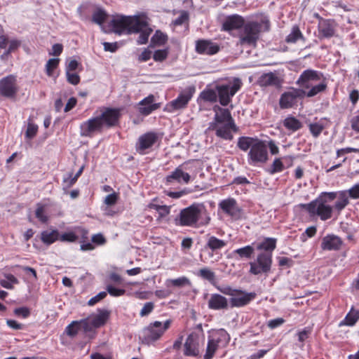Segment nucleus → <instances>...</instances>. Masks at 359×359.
<instances>
[{
    "mask_svg": "<svg viewBox=\"0 0 359 359\" xmlns=\"http://www.w3.org/2000/svg\"><path fill=\"white\" fill-rule=\"evenodd\" d=\"M198 276L202 278L212 282L215 278V274L213 271L208 268H203L199 270Z\"/></svg>",
    "mask_w": 359,
    "mask_h": 359,
    "instance_id": "nucleus-49",
    "label": "nucleus"
},
{
    "mask_svg": "<svg viewBox=\"0 0 359 359\" xmlns=\"http://www.w3.org/2000/svg\"><path fill=\"white\" fill-rule=\"evenodd\" d=\"M191 282L189 278L185 276L180 277L175 279H168L165 282V285L168 287L174 286L177 287H182L185 285H189Z\"/></svg>",
    "mask_w": 359,
    "mask_h": 359,
    "instance_id": "nucleus-41",
    "label": "nucleus"
},
{
    "mask_svg": "<svg viewBox=\"0 0 359 359\" xmlns=\"http://www.w3.org/2000/svg\"><path fill=\"white\" fill-rule=\"evenodd\" d=\"M107 292L102 291L99 292L97 295L94 296L93 297L90 298L88 302V304L89 306H93L97 302L102 300L104 298L107 297Z\"/></svg>",
    "mask_w": 359,
    "mask_h": 359,
    "instance_id": "nucleus-61",
    "label": "nucleus"
},
{
    "mask_svg": "<svg viewBox=\"0 0 359 359\" xmlns=\"http://www.w3.org/2000/svg\"><path fill=\"white\" fill-rule=\"evenodd\" d=\"M167 34L158 29L151 38L149 47L154 48L155 46H163L167 43Z\"/></svg>",
    "mask_w": 359,
    "mask_h": 359,
    "instance_id": "nucleus-35",
    "label": "nucleus"
},
{
    "mask_svg": "<svg viewBox=\"0 0 359 359\" xmlns=\"http://www.w3.org/2000/svg\"><path fill=\"white\" fill-rule=\"evenodd\" d=\"M79 322V326H80L81 330H83L84 332H90L93 328H95L93 326L92 320L89 322L87 319H83Z\"/></svg>",
    "mask_w": 359,
    "mask_h": 359,
    "instance_id": "nucleus-59",
    "label": "nucleus"
},
{
    "mask_svg": "<svg viewBox=\"0 0 359 359\" xmlns=\"http://www.w3.org/2000/svg\"><path fill=\"white\" fill-rule=\"evenodd\" d=\"M359 320V310H355L353 307L346 314L344 319L341 321L339 325L353 326Z\"/></svg>",
    "mask_w": 359,
    "mask_h": 359,
    "instance_id": "nucleus-36",
    "label": "nucleus"
},
{
    "mask_svg": "<svg viewBox=\"0 0 359 359\" xmlns=\"http://www.w3.org/2000/svg\"><path fill=\"white\" fill-rule=\"evenodd\" d=\"M231 130L236 132L238 127L234 122L226 123L218 127L216 130L215 135L223 140H231L233 138Z\"/></svg>",
    "mask_w": 359,
    "mask_h": 359,
    "instance_id": "nucleus-24",
    "label": "nucleus"
},
{
    "mask_svg": "<svg viewBox=\"0 0 359 359\" xmlns=\"http://www.w3.org/2000/svg\"><path fill=\"white\" fill-rule=\"evenodd\" d=\"M79 324V321H73L69 325H68L65 329L67 334L71 337H75L81 330Z\"/></svg>",
    "mask_w": 359,
    "mask_h": 359,
    "instance_id": "nucleus-46",
    "label": "nucleus"
},
{
    "mask_svg": "<svg viewBox=\"0 0 359 359\" xmlns=\"http://www.w3.org/2000/svg\"><path fill=\"white\" fill-rule=\"evenodd\" d=\"M213 109L215 111H219V113L216 112L214 117V120L219 123V124L224 123L225 122H234V120L233 119L231 113L228 109L221 108L218 106H215Z\"/></svg>",
    "mask_w": 359,
    "mask_h": 359,
    "instance_id": "nucleus-31",
    "label": "nucleus"
},
{
    "mask_svg": "<svg viewBox=\"0 0 359 359\" xmlns=\"http://www.w3.org/2000/svg\"><path fill=\"white\" fill-rule=\"evenodd\" d=\"M276 248V239L274 238H266L257 245V250H264V252H270L271 255Z\"/></svg>",
    "mask_w": 359,
    "mask_h": 359,
    "instance_id": "nucleus-34",
    "label": "nucleus"
},
{
    "mask_svg": "<svg viewBox=\"0 0 359 359\" xmlns=\"http://www.w3.org/2000/svg\"><path fill=\"white\" fill-rule=\"evenodd\" d=\"M258 84L262 87L278 86L280 84V81L275 73L268 72L260 76Z\"/></svg>",
    "mask_w": 359,
    "mask_h": 359,
    "instance_id": "nucleus-27",
    "label": "nucleus"
},
{
    "mask_svg": "<svg viewBox=\"0 0 359 359\" xmlns=\"http://www.w3.org/2000/svg\"><path fill=\"white\" fill-rule=\"evenodd\" d=\"M154 309V304L151 302H149L144 304V306L140 312V316H146L152 312Z\"/></svg>",
    "mask_w": 359,
    "mask_h": 359,
    "instance_id": "nucleus-58",
    "label": "nucleus"
},
{
    "mask_svg": "<svg viewBox=\"0 0 359 359\" xmlns=\"http://www.w3.org/2000/svg\"><path fill=\"white\" fill-rule=\"evenodd\" d=\"M256 296L255 292H247L238 289L236 292V294H234V296L229 299L230 306L231 308L243 307L254 300Z\"/></svg>",
    "mask_w": 359,
    "mask_h": 359,
    "instance_id": "nucleus-14",
    "label": "nucleus"
},
{
    "mask_svg": "<svg viewBox=\"0 0 359 359\" xmlns=\"http://www.w3.org/2000/svg\"><path fill=\"white\" fill-rule=\"evenodd\" d=\"M195 92L196 88L194 86H189L182 89L177 98L168 104L167 107L169 108V111H173L186 108Z\"/></svg>",
    "mask_w": 359,
    "mask_h": 359,
    "instance_id": "nucleus-12",
    "label": "nucleus"
},
{
    "mask_svg": "<svg viewBox=\"0 0 359 359\" xmlns=\"http://www.w3.org/2000/svg\"><path fill=\"white\" fill-rule=\"evenodd\" d=\"M248 156V163L251 165L266 163L268 160L266 145L262 140H255V144L250 149Z\"/></svg>",
    "mask_w": 359,
    "mask_h": 359,
    "instance_id": "nucleus-11",
    "label": "nucleus"
},
{
    "mask_svg": "<svg viewBox=\"0 0 359 359\" xmlns=\"http://www.w3.org/2000/svg\"><path fill=\"white\" fill-rule=\"evenodd\" d=\"M19 91L17 76L7 75L0 79V95L9 100L15 99Z\"/></svg>",
    "mask_w": 359,
    "mask_h": 359,
    "instance_id": "nucleus-10",
    "label": "nucleus"
},
{
    "mask_svg": "<svg viewBox=\"0 0 359 359\" xmlns=\"http://www.w3.org/2000/svg\"><path fill=\"white\" fill-rule=\"evenodd\" d=\"M168 48L156 50L154 53L153 59L156 62H163L168 57Z\"/></svg>",
    "mask_w": 359,
    "mask_h": 359,
    "instance_id": "nucleus-51",
    "label": "nucleus"
},
{
    "mask_svg": "<svg viewBox=\"0 0 359 359\" xmlns=\"http://www.w3.org/2000/svg\"><path fill=\"white\" fill-rule=\"evenodd\" d=\"M78 236L72 231L59 234V240L62 242H74Z\"/></svg>",
    "mask_w": 359,
    "mask_h": 359,
    "instance_id": "nucleus-56",
    "label": "nucleus"
},
{
    "mask_svg": "<svg viewBox=\"0 0 359 359\" xmlns=\"http://www.w3.org/2000/svg\"><path fill=\"white\" fill-rule=\"evenodd\" d=\"M318 29L319 34L324 38H331L334 35L335 27L334 21L328 19L320 18Z\"/></svg>",
    "mask_w": 359,
    "mask_h": 359,
    "instance_id": "nucleus-23",
    "label": "nucleus"
},
{
    "mask_svg": "<svg viewBox=\"0 0 359 359\" xmlns=\"http://www.w3.org/2000/svg\"><path fill=\"white\" fill-rule=\"evenodd\" d=\"M262 25L257 22H249L243 25V33L240 37V43L242 45L255 46Z\"/></svg>",
    "mask_w": 359,
    "mask_h": 359,
    "instance_id": "nucleus-9",
    "label": "nucleus"
},
{
    "mask_svg": "<svg viewBox=\"0 0 359 359\" xmlns=\"http://www.w3.org/2000/svg\"><path fill=\"white\" fill-rule=\"evenodd\" d=\"M343 241L340 237L334 234H327L323 238L320 247L323 250H339Z\"/></svg>",
    "mask_w": 359,
    "mask_h": 359,
    "instance_id": "nucleus-19",
    "label": "nucleus"
},
{
    "mask_svg": "<svg viewBox=\"0 0 359 359\" xmlns=\"http://www.w3.org/2000/svg\"><path fill=\"white\" fill-rule=\"evenodd\" d=\"M210 217L202 204L194 203L180 210L175 218V224L180 226L198 227L208 225Z\"/></svg>",
    "mask_w": 359,
    "mask_h": 359,
    "instance_id": "nucleus-3",
    "label": "nucleus"
},
{
    "mask_svg": "<svg viewBox=\"0 0 359 359\" xmlns=\"http://www.w3.org/2000/svg\"><path fill=\"white\" fill-rule=\"evenodd\" d=\"M60 60L58 58L49 59L46 64V74L52 77L54 76V70L58 67Z\"/></svg>",
    "mask_w": 359,
    "mask_h": 359,
    "instance_id": "nucleus-43",
    "label": "nucleus"
},
{
    "mask_svg": "<svg viewBox=\"0 0 359 359\" xmlns=\"http://www.w3.org/2000/svg\"><path fill=\"white\" fill-rule=\"evenodd\" d=\"M218 207L226 215L234 219H238L241 216V209L238 205L236 200L233 198H228L221 201Z\"/></svg>",
    "mask_w": 359,
    "mask_h": 359,
    "instance_id": "nucleus-15",
    "label": "nucleus"
},
{
    "mask_svg": "<svg viewBox=\"0 0 359 359\" xmlns=\"http://www.w3.org/2000/svg\"><path fill=\"white\" fill-rule=\"evenodd\" d=\"M67 80L72 85H77L80 82V77L76 73H72L71 72H66Z\"/></svg>",
    "mask_w": 359,
    "mask_h": 359,
    "instance_id": "nucleus-60",
    "label": "nucleus"
},
{
    "mask_svg": "<svg viewBox=\"0 0 359 359\" xmlns=\"http://www.w3.org/2000/svg\"><path fill=\"white\" fill-rule=\"evenodd\" d=\"M190 179V175L188 172H184L182 168V165H180L165 177V182L166 185H171L175 182L179 184H188Z\"/></svg>",
    "mask_w": 359,
    "mask_h": 359,
    "instance_id": "nucleus-17",
    "label": "nucleus"
},
{
    "mask_svg": "<svg viewBox=\"0 0 359 359\" xmlns=\"http://www.w3.org/2000/svg\"><path fill=\"white\" fill-rule=\"evenodd\" d=\"M226 245V242L224 240L219 239L215 236H208V239L205 248H208L212 250L210 257L213 256V252L221 250Z\"/></svg>",
    "mask_w": 359,
    "mask_h": 359,
    "instance_id": "nucleus-28",
    "label": "nucleus"
},
{
    "mask_svg": "<svg viewBox=\"0 0 359 359\" xmlns=\"http://www.w3.org/2000/svg\"><path fill=\"white\" fill-rule=\"evenodd\" d=\"M208 308L212 310H224L229 307L227 299L219 294H212L208 302Z\"/></svg>",
    "mask_w": 359,
    "mask_h": 359,
    "instance_id": "nucleus-22",
    "label": "nucleus"
},
{
    "mask_svg": "<svg viewBox=\"0 0 359 359\" xmlns=\"http://www.w3.org/2000/svg\"><path fill=\"white\" fill-rule=\"evenodd\" d=\"M351 128L359 133V110L357 112V114L353 116L351 121Z\"/></svg>",
    "mask_w": 359,
    "mask_h": 359,
    "instance_id": "nucleus-64",
    "label": "nucleus"
},
{
    "mask_svg": "<svg viewBox=\"0 0 359 359\" xmlns=\"http://www.w3.org/2000/svg\"><path fill=\"white\" fill-rule=\"evenodd\" d=\"M349 198L359 199V183L354 184L349 189L345 190Z\"/></svg>",
    "mask_w": 359,
    "mask_h": 359,
    "instance_id": "nucleus-57",
    "label": "nucleus"
},
{
    "mask_svg": "<svg viewBox=\"0 0 359 359\" xmlns=\"http://www.w3.org/2000/svg\"><path fill=\"white\" fill-rule=\"evenodd\" d=\"M255 253V248L252 245H246L234 250L232 255L236 259H251Z\"/></svg>",
    "mask_w": 359,
    "mask_h": 359,
    "instance_id": "nucleus-30",
    "label": "nucleus"
},
{
    "mask_svg": "<svg viewBox=\"0 0 359 359\" xmlns=\"http://www.w3.org/2000/svg\"><path fill=\"white\" fill-rule=\"evenodd\" d=\"M244 25V19L238 15L228 16L222 24V29L225 31L238 29Z\"/></svg>",
    "mask_w": 359,
    "mask_h": 359,
    "instance_id": "nucleus-25",
    "label": "nucleus"
},
{
    "mask_svg": "<svg viewBox=\"0 0 359 359\" xmlns=\"http://www.w3.org/2000/svg\"><path fill=\"white\" fill-rule=\"evenodd\" d=\"M35 215L42 223H46L48 221V217L45 215L44 207L41 204H37Z\"/></svg>",
    "mask_w": 359,
    "mask_h": 359,
    "instance_id": "nucleus-54",
    "label": "nucleus"
},
{
    "mask_svg": "<svg viewBox=\"0 0 359 359\" xmlns=\"http://www.w3.org/2000/svg\"><path fill=\"white\" fill-rule=\"evenodd\" d=\"M337 192H323L310 203H300L299 205L311 217L318 216L322 221H326L332 217L334 212V206L330 203L337 198Z\"/></svg>",
    "mask_w": 359,
    "mask_h": 359,
    "instance_id": "nucleus-5",
    "label": "nucleus"
},
{
    "mask_svg": "<svg viewBox=\"0 0 359 359\" xmlns=\"http://www.w3.org/2000/svg\"><path fill=\"white\" fill-rule=\"evenodd\" d=\"M218 347H219L218 344L212 341V339L208 337V341L206 348V352L204 355V359H211Z\"/></svg>",
    "mask_w": 359,
    "mask_h": 359,
    "instance_id": "nucleus-44",
    "label": "nucleus"
},
{
    "mask_svg": "<svg viewBox=\"0 0 359 359\" xmlns=\"http://www.w3.org/2000/svg\"><path fill=\"white\" fill-rule=\"evenodd\" d=\"M154 96L149 95L139 102V111L144 116L149 115L152 111L158 109L161 107L160 103H153Z\"/></svg>",
    "mask_w": 359,
    "mask_h": 359,
    "instance_id": "nucleus-20",
    "label": "nucleus"
},
{
    "mask_svg": "<svg viewBox=\"0 0 359 359\" xmlns=\"http://www.w3.org/2000/svg\"><path fill=\"white\" fill-rule=\"evenodd\" d=\"M120 116V111L118 109L104 108L100 115L80 125V135L91 137L95 133H101L104 127L112 128L118 123Z\"/></svg>",
    "mask_w": 359,
    "mask_h": 359,
    "instance_id": "nucleus-2",
    "label": "nucleus"
},
{
    "mask_svg": "<svg viewBox=\"0 0 359 359\" xmlns=\"http://www.w3.org/2000/svg\"><path fill=\"white\" fill-rule=\"evenodd\" d=\"M107 292L112 297H120L126 293V290L124 289L117 288L113 285H109L107 286Z\"/></svg>",
    "mask_w": 359,
    "mask_h": 359,
    "instance_id": "nucleus-55",
    "label": "nucleus"
},
{
    "mask_svg": "<svg viewBox=\"0 0 359 359\" xmlns=\"http://www.w3.org/2000/svg\"><path fill=\"white\" fill-rule=\"evenodd\" d=\"M243 82L240 78H229L215 85L218 101L223 107H226L232 97L241 88Z\"/></svg>",
    "mask_w": 359,
    "mask_h": 359,
    "instance_id": "nucleus-6",
    "label": "nucleus"
},
{
    "mask_svg": "<svg viewBox=\"0 0 359 359\" xmlns=\"http://www.w3.org/2000/svg\"><path fill=\"white\" fill-rule=\"evenodd\" d=\"M337 201L334 204V211L337 212V215H339L341 212L348 205L349 198L347 195V191H340L337 192Z\"/></svg>",
    "mask_w": 359,
    "mask_h": 359,
    "instance_id": "nucleus-29",
    "label": "nucleus"
},
{
    "mask_svg": "<svg viewBox=\"0 0 359 359\" xmlns=\"http://www.w3.org/2000/svg\"><path fill=\"white\" fill-rule=\"evenodd\" d=\"M220 50L219 46L211 40L198 39L196 41L195 50L201 55H212Z\"/></svg>",
    "mask_w": 359,
    "mask_h": 359,
    "instance_id": "nucleus-16",
    "label": "nucleus"
},
{
    "mask_svg": "<svg viewBox=\"0 0 359 359\" xmlns=\"http://www.w3.org/2000/svg\"><path fill=\"white\" fill-rule=\"evenodd\" d=\"M283 170L284 165L280 158H275L271 168L269 170V172L271 175H273L275 173L282 172Z\"/></svg>",
    "mask_w": 359,
    "mask_h": 359,
    "instance_id": "nucleus-47",
    "label": "nucleus"
},
{
    "mask_svg": "<svg viewBox=\"0 0 359 359\" xmlns=\"http://www.w3.org/2000/svg\"><path fill=\"white\" fill-rule=\"evenodd\" d=\"M97 312L92 319V324L95 328L103 326L110 316V312L107 309H98Z\"/></svg>",
    "mask_w": 359,
    "mask_h": 359,
    "instance_id": "nucleus-32",
    "label": "nucleus"
},
{
    "mask_svg": "<svg viewBox=\"0 0 359 359\" xmlns=\"http://www.w3.org/2000/svg\"><path fill=\"white\" fill-rule=\"evenodd\" d=\"M13 312L15 315L18 316H22L24 318H27L30 315L29 309L25 306L16 308Z\"/></svg>",
    "mask_w": 359,
    "mask_h": 359,
    "instance_id": "nucleus-62",
    "label": "nucleus"
},
{
    "mask_svg": "<svg viewBox=\"0 0 359 359\" xmlns=\"http://www.w3.org/2000/svg\"><path fill=\"white\" fill-rule=\"evenodd\" d=\"M309 130L314 137H318L324 129V126L320 123H312L309 125Z\"/></svg>",
    "mask_w": 359,
    "mask_h": 359,
    "instance_id": "nucleus-48",
    "label": "nucleus"
},
{
    "mask_svg": "<svg viewBox=\"0 0 359 359\" xmlns=\"http://www.w3.org/2000/svg\"><path fill=\"white\" fill-rule=\"evenodd\" d=\"M184 354L188 357H198L200 354L199 338L195 333L190 334L184 344Z\"/></svg>",
    "mask_w": 359,
    "mask_h": 359,
    "instance_id": "nucleus-18",
    "label": "nucleus"
},
{
    "mask_svg": "<svg viewBox=\"0 0 359 359\" xmlns=\"http://www.w3.org/2000/svg\"><path fill=\"white\" fill-rule=\"evenodd\" d=\"M7 280H0V285L6 289H12L13 288V283H17L18 280L17 278L12 274H9L6 276Z\"/></svg>",
    "mask_w": 359,
    "mask_h": 359,
    "instance_id": "nucleus-52",
    "label": "nucleus"
},
{
    "mask_svg": "<svg viewBox=\"0 0 359 359\" xmlns=\"http://www.w3.org/2000/svg\"><path fill=\"white\" fill-rule=\"evenodd\" d=\"M199 97L205 102L214 103L217 102V94L216 89H204L199 95Z\"/></svg>",
    "mask_w": 359,
    "mask_h": 359,
    "instance_id": "nucleus-39",
    "label": "nucleus"
},
{
    "mask_svg": "<svg viewBox=\"0 0 359 359\" xmlns=\"http://www.w3.org/2000/svg\"><path fill=\"white\" fill-rule=\"evenodd\" d=\"M77 181V179L73 175V172H69L67 177H64L62 185L64 189L71 188Z\"/></svg>",
    "mask_w": 359,
    "mask_h": 359,
    "instance_id": "nucleus-50",
    "label": "nucleus"
},
{
    "mask_svg": "<svg viewBox=\"0 0 359 359\" xmlns=\"http://www.w3.org/2000/svg\"><path fill=\"white\" fill-rule=\"evenodd\" d=\"M189 16L187 11H182L180 15L172 22L175 26H180L189 20Z\"/></svg>",
    "mask_w": 359,
    "mask_h": 359,
    "instance_id": "nucleus-53",
    "label": "nucleus"
},
{
    "mask_svg": "<svg viewBox=\"0 0 359 359\" xmlns=\"http://www.w3.org/2000/svg\"><path fill=\"white\" fill-rule=\"evenodd\" d=\"M156 140L157 136L154 133H147L140 136L137 144V151L140 154H144V150L151 147Z\"/></svg>",
    "mask_w": 359,
    "mask_h": 359,
    "instance_id": "nucleus-21",
    "label": "nucleus"
},
{
    "mask_svg": "<svg viewBox=\"0 0 359 359\" xmlns=\"http://www.w3.org/2000/svg\"><path fill=\"white\" fill-rule=\"evenodd\" d=\"M299 89L305 90L306 97H312L326 90L327 84L324 74L319 71L307 69L296 81Z\"/></svg>",
    "mask_w": 359,
    "mask_h": 359,
    "instance_id": "nucleus-4",
    "label": "nucleus"
},
{
    "mask_svg": "<svg viewBox=\"0 0 359 359\" xmlns=\"http://www.w3.org/2000/svg\"><path fill=\"white\" fill-rule=\"evenodd\" d=\"M283 126L287 130L293 132L299 130L302 127V124L300 121L292 116H289L285 118L283 121Z\"/></svg>",
    "mask_w": 359,
    "mask_h": 359,
    "instance_id": "nucleus-37",
    "label": "nucleus"
},
{
    "mask_svg": "<svg viewBox=\"0 0 359 359\" xmlns=\"http://www.w3.org/2000/svg\"><path fill=\"white\" fill-rule=\"evenodd\" d=\"M351 152L359 153V149L353 148V147L342 148V149H337L336 154H337V157L339 158L343 155H345L346 154H349Z\"/></svg>",
    "mask_w": 359,
    "mask_h": 359,
    "instance_id": "nucleus-63",
    "label": "nucleus"
},
{
    "mask_svg": "<svg viewBox=\"0 0 359 359\" xmlns=\"http://www.w3.org/2000/svg\"><path fill=\"white\" fill-rule=\"evenodd\" d=\"M208 337L221 347L227 346L230 341V335L224 329L214 330Z\"/></svg>",
    "mask_w": 359,
    "mask_h": 359,
    "instance_id": "nucleus-26",
    "label": "nucleus"
},
{
    "mask_svg": "<svg viewBox=\"0 0 359 359\" xmlns=\"http://www.w3.org/2000/svg\"><path fill=\"white\" fill-rule=\"evenodd\" d=\"M109 26L113 32L119 35L123 33L128 34L139 33L140 35L137 39L138 45L146 44L153 32L147 22L138 16L116 15L110 21Z\"/></svg>",
    "mask_w": 359,
    "mask_h": 359,
    "instance_id": "nucleus-1",
    "label": "nucleus"
},
{
    "mask_svg": "<svg viewBox=\"0 0 359 359\" xmlns=\"http://www.w3.org/2000/svg\"><path fill=\"white\" fill-rule=\"evenodd\" d=\"M41 240L47 245H51L59 240V231L57 229L43 231L41 233Z\"/></svg>",
    "mask_w": 359,
    "mask_h": 359,
    "instance_id": "nucleus-33",
    "label": "nucleus"
},
{
    "mask_svg": "<svg viewBox=\"0 0 359 359\" xmlns=\"http://www.w3.org/2000/svg\"><path fill=\"white\" fill-rule=\"evenodd\" d=\"M306 97L305 90L292 88L290 90L284 92L280 97L279 105L281 109H289L297 105L299 99Z\"/></svg>",
    "mask_w": 359,
    "mask_h": 359,
    "instance_id": "nucleus-13",
    "label": "nucleus"
},
{
    "mask_svg": "<svg viewBox=\"0 0 359 359\" xmlns=\"http://www.w3.org/2000/svg\"><path fill=\"white\" fill-rule=\"evenodd\" d=\"M299 39L305 40L299 27L294 25L292 27L291 32L287 36L285 41L288 43H294Z\"/></svg>",
    "mask_w": 359,
    "mask_h": 359,
    "instance_id": "nucleus-40",
    "label": "nucleus"
},
{
    "mask_svg": "<svg viewBox=\"0 0 359 359\" xmlns=\"http://www.w3.org/2000/svg\"><path fill=\"white\" fill-rule=\"evenodd\" d=\"M257 139H255L250 137L242 136L240 137L238 140L237 147L243 151H247L249 149H250L252 146L255 144V140Z\"/></svg>",
    "mask_w": 359,
    "mask_h": 359,
    "instance_id": "nucleus-38",
    "label": "nucleus"
},
{
    "mask_svg": "<svg viewBox=\"0 0 359 359\" xmlns=\"http://www.w3.org/2000/svg\"><path fill=\"white\" fill-rule=\"evenodd\" d=\"M38 126L29 119L27 128L25 131V137L28 140L33 139L38 132Z\"/></svg>",
    "mask_w": 359,
    "mask_h": 359,
    "instance_id": "nucleus-45",
    "label": "nucleus"
},
{
    "mask_svg": "<svg viewBox=\"0 0 359 359\" xmlns=\"http://www.w3.org/2000/svg\"><path fill=\"white\" fill-rule=\"evenodd\" d=\"M107 18V13L102 8H97L92 15V21L102 25Z\"/></svg>",
    "mask_w": 359,
    "mask_h": 359,
    "instance_id": "nucleus-42",
    "label": "nucleus"
},
{
    "mask_svg": "<svg viewBox=\"0 0 359 359\" xmlns=\"http://www.w3.org/2000/svg\"><path fill=\"white\" fill-rule=\"evenodd\" d=\"M172 320L168 319L163 323L160 321L151 323L141 332L140 339L144 344L149 345L158 340L170 327Z\"/></svg>",
    "mask_w": 359,
    "mask_h": 359,
    "instance_id": "nucleus-7",
    "label": "nucleus"
},
{
    "mask_svg": "<svg viewBox=\"0 0 359 359\" xmlns=\"http://www.w3.org/2000/svg\"><path fill=\"white\" fill-rule=\"evenodd\" d=\"M272 265V255L270 252L259 253L256 259L250 262L249 272L253 275L265 274L270 273Z\"/></svg>",
    "mask_w": 359,
    "mask_h": 359,
    "instance_id": "nucleus-8",
    "label": "nucleus"
}]
</instances>
